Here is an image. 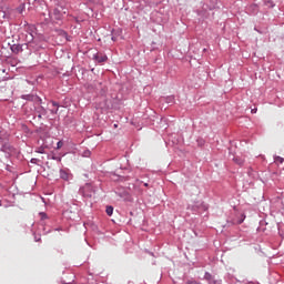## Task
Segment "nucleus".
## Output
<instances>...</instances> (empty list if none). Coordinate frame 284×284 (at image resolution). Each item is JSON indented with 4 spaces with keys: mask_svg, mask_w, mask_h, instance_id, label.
Listing matches in <instances>:
<instances>
[{
    "mask_svg": "<svg viewBox=\"0 0 284 284\" xmlns=\"http://www.w3.org/2000/svg\"><path fill=\"white\" fill-rule=\"evenodd\" d=\"M264 6H266V8H275L276 3H274L273 0H263Z\"/></svg>",
    "mask_w": 284,
    "mask_h": 284,
    "instance_id": "15",
    "label": "nucleus"
},
{
    "mask_svg": "<svg viewBox=\"0 0 284 284\" xmlns=\"http://www.w3.org/2000/svg\"><path fill=\"white\" fill-rule=\"evenodd\" d=\"M59 34H60V37H63V39H65V41H71L70 36L68 34V31L60 30Z\"/></svg>",
    "mask_w": 284,
    "mask_h": 284,
    "instance_id": "16",
    "label": "nucleus"
},
{
    "mask_svg": "<svg viewBox=\"0 0 284 284\" xmlns=\"http://www.w3.org/2000/svg\"><path fill=\"white\" fill-rule=\"evenodd\" d=\"M36 97H37V94H32V93H30V94H22L20 97V99H22L23 101L34 102L36 101Z\"/></svg>",
    "mask_w": 284,
    "mask_h": 284,
    "instance_id": "11",
    "label": "nucleus"
},
{
    "mask_svg": "<svg viewBox=\"0 0 284 284\" xmlns=\"http://www.w3.org/2000/svg\"><path fill=\"white\" fill-rule=\"evenodd\" d=\"M203 280L206 281L207 284H221V281L214 278L210 272L204 273Z\"/></svg>",
    "mask_w": 284,
    "mask_h": 284,
    "instance_id": "9",
    "label": "nucleus"
},
{
    "mask_svg": "<svg viewBox=\"0 0 284 284\" xmlns=\"http://www.w3.org/2000/svg\"><path fill=\"white\" fill-rule=\"evenodd\" d=\"M174 95H169L165 98V103H168L169 105H174Z\"/></svg>",
    "mask_w": 284,
    "mask_h": 284,
    "instance_id": "17",
    "label": "nucleus"
},
{
    "mask_svg": "<svg viewBox=\"0 0 284 284\" xmlns=\"http://www.w3.org/2000/svg\"><path fill=\"white\" fill-rule=\"evenodd\" d=\"M233 161L236 165H240V168H243V165H245V160L241 156H234Z\"/></svg>",
    "mask_w": 284,
    "mask_h": 284,
    "instance_id": "12",
    "label": "nucleus"
},
{
    "mask_svg": "<svg viewBox=\"0 0 284 284\" xmlns=\"http://www.w3.org/2000/svg\"><path fill=\"white\" fill-rule=\"evenodd\" d=\"M51 103H52L53 108H55V109L59 110V108H60L59 102H57V101H51Z\"/></svg>",
    "mask_w": 284,
    "mask_h": 284,
    "instance_id": "26",
    "label": "nucleus"
},
{
    "mask_svg": "<svg viewBox=\"0 0 284 284\" xmlns=\"http://www.w3.org/2000/svg\"><path fill=\"white\" fill-rule=\"evenodd\" d=\"M34 240H36V243H39V241H41V236H39V237H34Z\"/></svg>",
    "mask_w": 284,
    "mask_h": 284,
    "instance_id": "32",
    "label": "nucleus"
},
{
    "mask_svg": "<svg viewBox=\"0 0 284 284\" xmlns=\"http://www.w3.org/2000/svg\"><path fill=\"white\" fill-rule=\"evenodd\" d=\"M16 11L19 14H23V12H26V3H20L19 7L16 8Z\"/></svg>",
    "mask_w": 284,
    "mask_h": 284,
    "instance_id": "14",
    "label": "nucleus"
},
{
    "mask_svg": "<svg viewBox=\"0 0 284 284\" xmlns=\"http://www.w3.org/2000/svg\"><path fill=\"white\" fill-rule=\"evenodd\" d=\"M79 194L84 199H92V194H94V186H92L90 183H87L79 189Z\"/></svg>",
    "mask_w": 284,
    "mask_h": 284,
    "instance_id": "2",
    "label": "nucleus"
},
{
    "mask_svg": "<svg viewBox=\"0 0 284 284\" xmlns=\"http://www.w3.org/2000/svg\"><path fill=\"white\" fill-rule=\"evenodd\" d=\"M248 10H254V12L256 13V12H258V6L252 4L248 7Z\"/></svg>",
    "mask_w": 284,
    "mask_h": 284,
    "instance_id": "23",
    "label": "nucleus"
},
{
    "mask_svg": "<svg viewBox=\"0 0 284 284\" xmlns=\"http://www.w3.org/2000/svg\"><path fill=\"white\" fill-rule=\"evenodd\" d=\"M36 152L38 154H45V146H39L38 149H36Z\"/></svg>",
    "mask_w": 284,
    "mask_h": 284,
    "instance_id": "20",
    "label": "nucleus"
},
{
    "mask_svg": "<svg viewBox=\"0 0 284 284\" xmlns=\"http://www.w3.org/2000/svg\"><path fill=\"white\" fill-rule=\"evenodd\" d=\"M0 152H3L7 159H10V156H12V152H14V146H12L10 142H4L0 148Z\"/></svg>",
    "mask_w": 284,
    "mask_h": 284,
    "instance_id": "4",
    "label": "nucleus"
},
{
    "mask_svg": "<svg viewBox=\"0 0 284 284\" xmlns=\"http://www.w3.org/2000/svg\"><path fill=\"white\" fill-rule=\"evenodd\" d=\"M45 234H50V231H47Z\"/></svg>",
    "mask_w": 284,
    "mask_h": 284,
    "instance_id": "38",
    "label": "nucleus"
},
{
    "mask_svg": "<svg viewBox=\"0 0 284 284\" xmlns=\"http://www.w3.org/2000/svg\"><path fill=\"white\" fill-rule=\"evenodd\" d=\"M10 50L13 54H21V52H24L26 50V43L19 44V43H13L10 44Z\"/></svg>",
    "mask_w": 284,
    "mask_h": 284,
    "instance_id": "6",
    "label": "nucleus"
},
{
    "mask_svg": "<svg viewBox=\"0 0 284 284\" xmlns=\"http://www.w3.org/2000/svg\"><path fill=\"white\" fill-rule=\"evenodd\" d=\"M50 112L51 114H59V109H51Z\"/></svg>",
    "mask_w": 284,
    "mask_h": 284,
    "instance_id": "29",
    "label": "nucleus"
},
{
    "mask_svg": "<svg viewBox=\"0 0 284 284\" xmlns=\"http://www.w3.org/2000/svg\"><path fill=\"white\" fill-rule=\"evenodd\" d=\"M273 159H274V163H276V165L284 163V159L282 156L274 155Z\"/></svg>",
    "mask_w": 284,
    "mask_h": 284,
    "instance_id": "18",
    "label": "nucleus"
},
{
    "mask_svg": "<svg viewBox=\"0 0 284 284\" xmlns=\"http://www.w3.org/2000/svg\"><path fill=\"white\" fill-rule=\"evenodd\" d=\"M144 186L148 187V183H144Z\"/></svg>",
    "mask_w": 284,
    "mask_h": 284,
    "instance_id": "37",
    "label": "nucleus"
},
{
    "mask_svg": "<svg viewBox=\"0 0 284 284\" xmlns=\"http://www.w3.org/2000/svg\"><path fill=\"white\" fill-rule=\"evenodd\" d=\"M256 112H257V109H256V108H254V109L251 110V113H252V114H256Z\"/></svg>",
    "mask_w": 284,
    "mask_h": 284,
    "instance_id": "31",
    "label": "nucleus"
},
{
    "mask_svg": "<svg viewBox=\"0 0 284 284\" xmlns=\"http://www.w3.org/2000/svg\"><path fill=\"white\" fill-rule=\"evenodd\" d=\"M41 221L48 220V214L45 212H40Z\"/></svg>",
    "mask_w": 284,
    "mask_h": 284,
    "instance_id": "24",
    "label": "nucleus"
},
{
    "mask_svg": "<svg viewBox=\"0 0 284 284\" xmlns=\"http://www.w3.org/2000/svg\"><path fill=\"white\" fill-rule=\"evenodd\" d=\"M63 229L61 227H58V229H54L55 232H61Z\"/></svg>",
    "mask_w": 284,
    "mask_h": 284,
    "instance_id": "33",
    "label": "nucleus"
},
{
    "mask_svg": "<svg viewBox=\"0 0 284 284\" xmlns=\"http://www.w3.org/2000/svg\"><path fill=\"white\" fill-rule=\"evenodd\" d=\"M63 14H65V12L60 8H55L53 9V12H49L50 19H54L55 21H61V19H63Z\"/></svg>",
    "mask_w": 284,
    "mask_h": 284,
    "instance_id": "5",
    "label": "nucleus"
},
{
    "mask_svg": "<svg viewBox=\"0 0 284 284\" xmlns=\"http://www.w3.org/2000/svg\"><path fill=\"white\" fill-rule=\"evenodd\" d=\"M111 39H112V41H116V38H114V37H112Z\"/></svg>",
    "mask_w": 284,
    "mask_h": 284,
    "instance_id": "35",
    "label": "nucleus"
},
{
    "mask_svg": "<svg viewBox=\"0 0 284 284\" xmlns=\"http://www.w3.org/2000/svg\"><path fill=\"white\" fill-rule=\"evenodd\" d=\"M187 210H191L194 214H201V212H207V204L203 202H194L187 206Z\"/></svg>",
    "mask_w": 284,
    "mask_h": 284,
    "instance_id": "3",
    "label": "nucleus"
},
{
    "mask_svg": "<svg viewBox=\"0 0 284 284\" xmlns=\"http://www.w3.org/2000/svg\"><path fill=\"white\" fill-rule=\"evenodd\" d=\"M53 161H61V158L52 155L51 158Z\"/></svg>",
    "mask_w": 284,
    "mask_h": 284,
    "instance_id": "30",
    "label": "nucleus"
},
{
    "mask_svg": "<svg viewBox=\"0 0 284 284\" xmlns=\"http://www.w3.org/2000/svg\"><path fill=\"white\" fill-rule=\"evenodd\" d=\"M105 212H106L108 216H112V214H114V206H112V205L106 206Z\"/></svg>",
    "mask_w": 284,
    "mask_h": 284,
    "instance_id": "19",
    "label": "nucleus"
},
{
    "mask_svg": "<svg viewBox=\"0 0 284 284\" xmlns=\"http://www.w3.org/2000/svg\"><path fill=\"white\" fill-rule=\"evenodd\" d=\"M92 59L95 63H105L108 61V55L103 52H97L93 54Z\"/></svg>",
    "mask_w": 284,
    "mask_h": 284,
    "instance_id": "7",
    "label": "nucleus"
},
{
    "mask_svg": "<svg viewBox=\"0 0 284 284\" xmlns=\"http://www.w3.org/2000/svg\"><path fill=\"white\" fill-rule=\"evenodd\" d=\"M34 112L38 114V119H43V116L48 115V109H45L43 105L34 106Z\"/></svg>",
    "mask_w": 284,
    "mask_h": 284,
    "instance_id": "8",
    "label": "nucleus"
},
{
    "mask_svg": "<svg viewBox=\"0 0 284 284\" xmlns=\"http://www.w3.org/2000/svg\"><path fill=\"white\" fill-rule=\"evenodd\" d=\"M186 284H201V282H196L194 280L186 281Z\"/></svg>",
    "mask_w": 284,
    "mask_h": 284,
    "instance_id": "28",
    "label": "nucleus"
},
{
    "mask_svg": "<svg viewBox=\"0 0 284 284\" xmlns=\"http://www.w3.org/2000/svg\"><path fill=\"white\" fill-rule=\"evenodd\" d=\"M91 154H92V152L90 150H84L83 153H82V156L88 159V158H90Z\"/></svg>",
    "mask_w": 284,
    "mask_h": 284,
    "instance_id": "22",
    "label": "nucleus"
},
{
    "mask_svg": "<svg viewBox=\"0 0 284 284\" xmlns=\"http://www.w3.org/2000/svg\"><path fill=\"white\" fill-rule=\"evenodd\" d=\"M115 195L119 196L120 199H128L129 193L128 191H115Z\"/></svg>",
    "mask_w": 284,
    "mask_h": 284,
    "instance_id": "13",
    "label": "nucleus"
},
{
    "mask_svg": "<svg viewBox=\"0 0 284 284\" xmlns=\"http://www.w3.org/2000/svg\"><path fill=\"white\" fill-rule=\"evenodd\" d=\"M61 148H63V142L62 141H59L57 143V150H61Z\"/></svg>",
    "mask_w": 284,
    "mask_h": 284,
    "instance_id": "27",
    "label": "nucleus"
},
{
    "mask_svg": "<svg viewBox=\"0 0 284 284\" xmlns=\"http://www.w3.org/2000/svg\"><path fill=\"white\" fill-rule=\"evenodd\" d=\"M60 179H62V181H70L72 174H70L68 169H60Z\"/></svg>",
    "mask_w": 284,
    "mask_h": 284,
    "instance_id": "10",
    "label": "nucleus"
},
{
    "mask_svg": "<svg viewBox=\"0 0 284 284\" xmlns=\"http://www.w3.org/2000/svg\"><path fill=\"white\" fill-rule=\"evenodd\" d=\"M6 170H7L8 172H10V165H7V166H6Z\"/></svg>",
    "mask_w": 284,
    "mask_h": 284,
    "instance_id": "34",
    "label": "nucleus"
},
{
    "mask_svg": "<svg viewBox=\"0 0 284 284\" xmlns=\"http://www.w3.org/2000/svg\"><path fill=\"white\" fill-rule=\"evenodd\" d=\"M34 103H38V105H43V99H41V97L36 95V101H33Z\"/></svg>",
    "mask_w": 284,
    "mask_h": 284,
    "instance_id": "21",
    "label": "nucleus"
},
{
    "mask_svg": "<svg viewBox=\"0 0 284 284\" xmlns=\"http://www.w3.org/2000/svg\"><path fill=\"white\" fill-rule=\"evenodd\" d=\"M2 203H1V200H0V207H1Z\"/></svg>",
    "mask_w": 284,
    "mask_h": 284,
    "instance_id": "39",
    "label": "nucleus"
},
{
    "mask_svg": "<svg viewBox=\"0 0 284 284\" xmlns=\"http://www.w3.org/2000/svg\"><path fill=\"white\" fill-rule=\"evenodd\" d=\"M31 37L32 39L24 43V50H27L28 57H30L32 52H39L40 50H43V47L41 45V41L34 39L32 34Z\"/></svg>",
    "mask_w": 284,
    "mask_h": 284,
    "instance_id": "1",
    "label": "nucleus"
},
{
    "mask_svg": "<svg viewBox=\"0 0 284 284\" xmlns=\"http://www.w3.org/2000/svg\"><path fill=\"white\" fill-rule=\"evenodd\" d=\"M200 143H201V145H203L204 141H203V140H201V142H200Z\"/></svg>",
    "mask_w": 284,
    "mask_h": 284,
    "instance_id": "36",
    "label": "nucleus"
},
{
    "mask_svg": "<svg viewBox=\"0 0 284 284\" xmlns=\"http://www.w3.org/2000/svg\"><path fill=\"white\" fill-rule=\"evenodd\" d=\"M30 163H32L33 165H39V159L32 158V159L30 160Z\"/></svg>",
    "mask_w": 284,
    "mask_h": 284,
    "instance_id": "25",
    "label": "nucleus"
},
{
    "mask_svg": "<svg viewBox=\"0 0 284 284\" xmlns=\"http://www.w3.org/2000/svg\"><path fill=\"white\" fill-rule=\"evenodd\" d=\"M239 223H243V220H242V221H240Z\"/></svg>",
    "mask_w": 284,
    "mask_h": 284,
    "instance_id": "40",
    "label": "nucleus"
}]
</instances>
